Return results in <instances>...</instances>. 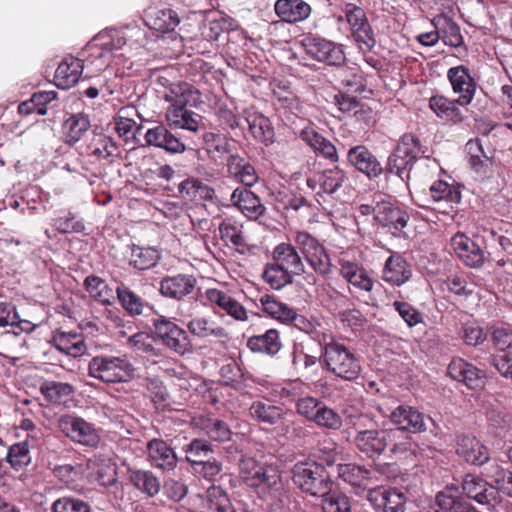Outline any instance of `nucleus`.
Listing matches in <instances>:
<instances>
[{"label":"nucleus","mask_w":512,"mask_h":512,"mask_svg":"<svg viewBox=\"0 0 512 512\" xmlns=\"http://www.w3.org/2000/svg\"><path fill=\"white\" fill-rule=\"evenodd\" d=\"M239 474L247 486L257 489L259 497L267 501L269 512H291L289 485L275 467L244 457L239 463Z\"/></svg>","instance_id":"f257e3e1"},{"label":"nucleus","mask_w":512,"mask_h":512,"mask_svg":"<svg viewBox=\"0 0 512 512\" xmlns=\"http://www.w3.org/2000/svg\"><path fill=\"white\" fill-rule=\"evenodd\" d=\"M140 34L141 29L138 26L120 30L111 29L99 33L86 46V65L94 67L92 72L105 70L114 58L123 55L118 52L127 44V41Z\"/></svg>","instance_id":"f03ea898"},{"label":"nucleus","mask_w":512,"mask_h":512,"mask_svg":"<svg viewBox=\"0 0 512 512\" xmlns=\"http://www.w3.org/2000/svg\"><path fill=\"white\" fill-rule=\"evenodd\" d=\"M134 373L132 363L123 357L98 355L88 363V375L107 384L127 383Z\"/></svg>","instance_id":"7ed1b4c3"},{"label":"nucleus","mask_w":512,"mask_h":512,"mask_svg":"<svg viewBox=\"0 0 512 512\" xmlns=\"http://www.w3.org/2000/svg\"><path fill=\"white\" fill-rule=\"evenodd\" d=\"M323 358L327 370L345 381H353L361 373L360 360L342 343H326Z\"/></svg>","instance_id":"20e7f679"},{"label":"nucleus","mask_w":512,"mask_h":512,"mask_svg":"<svg viewBox=\"0 0 512 512\" xmlns=\"http://www.w3.org/2000/svg\"><path fill=\"white\" fill-rule=\"evenodd\" d=\"M295 485L303 492L321 497L333 489V482L322 465L315 462L297 463L292 470Z\"/></svg>","instance_id":"39448f33"},{"label":"nucleus","mask_w":512,"mask_h":512,"mask_svg":"<svg viewBox=\"0 0 512 512\" xmlns=\"http://www.w3.org/2000/svg\"><path fill=\"white\" fill-rule=\"evenodd\" d=\"M420 140L412 133L404 134L394 152L389 157V170L391 173H395L401 179L404 176H408V170L417 160L420 154H424Z\"/></svg>","instance_id":"423d86ee"},{"label":"nucleus","mask_w":512,"mask_h":512,"mask_svg":"<svg viewBox=\"0 0 512 512\" xmlns=\"http://www.w3.org/2000/svg\"><path fill=\"white\" fill-rule=\"evenodd\" d=\"M342 10L344 17L339 16L338 22L345 18L349 25L351 36L359 48L364 46L366 49L372 50L376 45V39L363 8L353 3H345Z\"/></svg>","instance_id":"0eeeda50"},{"label":"nucleus","mask_w":512,"mask_h":512,"mask_svg":"<svg viewBox=\"0 0 512 512\" xmlns=\"http://www.w3.org/2000/svg\"><path fill=\"white\" fill-rule=\"evenodd\" d=\"M156 84L161 88L158 92L163 99L170 103L168 108H185L201 102L200 92L187 82H171L167 77L160 75L156 78Z\"/></svg>","instance_id":"6e6552de"},{"label":"nucleus","mask_w":512,"mask_h":512,"mask_svg":"<svg viewBox=\"0 0 512 512\" xmlns=\"http://www.w3.org/2000/svg\"><path fill=\"white\" fill-rule=\"evenodd\" d=\"M295 243L316 273L322 276L330 274L332 268L330 256L318 239L307 232L300 231L296 233Z\"/></svg>","instance_id":"1a4fd4ad"},{"label":"nucleus","mask_w":512,"mask_h":512,"mask_svg":"<svg viewBox=\"0 0 512 512\" xmlns=\"http://www.w3.org/2000/svg\"><path fill=\"white\" fill-rule=\"evenodd\" d=\"M155 335L170 350L179 355L192 352L187 332L173 321L161 316L153 321Z\"/></svg>","instance_id":"9d476101"},{"label":"nucleus","mask_w":512,"mask_h":512,"mask_svg":"<svg viewBox=\"0 0 512 512\" xmlns=\"http://www.w3.org/2000/svg\"><path fill=\"white\" fill-rule=\"evenodd\" d=\"M59 429L73 442L96 447L100 442V435L93 424L81 417L65 415L58 421Z\"/></svg>","instance_id":"9b49d317"},{"label":"nucleus","mask_w":512,"mask_h":512,"mask_svg":"<svg viewBox=\"0 0 512 512\" xmlns=\"http://www.w3.org/2000/svg\"><path fill=\"white\" fill-rule=\"evenodd\" d=\"M398 437L397 430L364 429L354 438L357 449L368 457L379 456Z\"/></svg>","instance_id":"f8f14e48"},{"label":"nucleus","mask_w":512,"mask_h":512,"mask_svg":"<svg viewBox=\"0 0 512 512\" xmlns=\"http://www.w3.org/2000/svg\"><path fill=\"white\" fill-rule=\"evenodd\" d=\"M347 180L346 173L343 169L335 166L330 169H325L321 172L314 173L306 180V185L312 191L316 192L317 202L320 203L319 198H324L325 195H333L336 193Z\"/></svg>","instance_id":"ddd939ff"},{"label":"nucleus","mask_w":512,"mask_h":512,"mask_svg":"<svg viewBox=\"0 0 512 512\" xmlns=\"http://www.w3.org/2000/svg\"><path fill=\"white\" fill-rule=\"evenodd\" d=\"M367 500L377 512H405L406 496L395 488H370Z\"/></svg>","instance_id":"4468645a"},{"label":"nucleus","mask_w":512,"mask_h":512,"mask_svg":"<svg viewBox=\"0 0 512 512\" xmlns=\"http://www.w3.org/2000/svg\"><path fill=\"white\" fill-rule=\"evenodd\" d=\"M447 78L453 92L459 95L456 99L458 105H469L477 89V83L471 76L469 69L464 65L452 67L447 71Z\"/></svg>","instance_id":"2eb2a0df"},{"label":"nucleus","mask_w":512,"mask_h":512,"mask_svg":"<svg viewBox=\"0 0 512 512\" xmlns=\"http://www.w3.org/2000/svg\"><path fill=\"white\" fill-rule=\"evenodd\" d=\"M307 54L317 61L329 65H341L345 54L340 45L319 37H309L304 41Z\"/></svg>","instance_id":"dca6fc26"},{"label":"nucleus","mask_w":512,"mask_h":512,"mask_svg":"<svg viewBox=\"0 0 512 512\" xmlns=\"http://www.w3.org/2000/svg\"><path fill=\"white\" fill-rule=\"evenodd\" d=\"M391 423L396 426L397 435L401 431L421 433L426 430L424 416L416 408L409 405H399L388 415Z\"/></svg>","instance_id":"f3484780"},{"label":"nucleus","mask_w":512,"mask_h":512,"mask_svg":"<svg viewBox=\"0 0 512 512\" xmlns=\"http://www.w3.org/2000/svg\"><path fill=\"white\" fill-rule=\"evenodd\" d=\"M448 375L470 389H479L485 385L486 374L462 358H454L447 368Z\"/></svg>","instance_id":"a211bd4d"},{"label":"nucleus","mask_w":512,"mask_h":512,"mask_svg":"<svg viewBox=\"0 0 512 512\" xmlns=\"http://www.w3.org/2000/svg\"><path fill=\"white\" fill-rule=\"evenodd\" d=\"M202 297L206 301L205 304L220 308L235 320H248V312L245 307L225 291L209 288L204 292Z\"/></svg>","instance_id":"6ab92c4d"},{"label":"nucleus","mask_w":512,"mask_h":512,"mask_svg":"<svg viewBox=\"0 0 512 512\" xmlns=\"http://www.w3.org/2000/svg\"><path fill=\"white\" fill-rule=\"evenodd\" d=\"M409 216L406 211L394 205L385 195L379 194L376 208V222L393 231L406 227Z\"/></svg>","instance_id":"aec40b11"},{"label":"nucleus","mask_w":512,"mask_h":512,"mask_svg":"<svg viewBox=\"0 0 512 512\" xmlns=\"http://www.w3.org/2000/svg\"><path fill=\"white\" fill-rule=\"evenodd\" d=\"M148 146H154L171 154H181L186 151L185 143L170 132L163 124L149 128L144 135Z\"/></svg>","instance_id":"412c9836"},{"label":"nucleus","mask_w":512,"mask_h":512,"mask_svg":"<svg viewBox=\"0 0 512 512\" xmlns=\"http://www.w3.org/2000/svg\"><path fill=\"white\" fill-rule=\"evenodd\" d=\"M231 205L237 208L244 216L256 220L266 211L260 198L248 187L239 186L235 188L230 196Z\"/></svg>","instance_id":"4be33fe9"},{"label":"nucleus","mask_w":512,"mask_h":512,"mask_svg":"<svg viewBox=\"0 0 512 512\" xmlns=\"http://www.w3.org/2000/svg\"><path fill=\"white\" fill-rule=\"evenodd\" d=\"M451 246L457 257L468 267L480 268L485 262L482 249L463 233L451 238Z\"/></svg>","instance_id":"5701e85b"},{"label":"nucleus","mask_w":512,"mask_h":512,"mask_svg":"<svg viewBox=\"0 0 512 512\" xmlns=\"http://www.w3.org/2000/svg\"><path fill=\"white\" fill-rule=\"evenodd\" d=\"M462 490L479 504L486 505L489 510L494 508L497 491L482 478L468 474L462 481Z\"/></svg>","instance_id":"b1692460"},{"label":"nucleus","mask_w":512,"mask_h":512,"mask_svg":"<svg viewBox=\"0 0 512 512\" xmlns=\"http://www.w3.org/2000/svg\"><path fill=\"white\" fill-rule=\"evenodd\" d=\"M347 160L350 165L369 178L377 177L382 173L380 162L363 145L350 148L347 153Z\"/></svg>","instance_id":"393cba45"},{"label":"nucleus","mask_w":512,"mask_h":512,"mask_svg":"<svg viewBox=\"0 0 512 512\" xmlns=\"http://www.w3.org/2000/svg\"><path fill=\"white\" fill-rule=\"evenodd\" d=\"M85 67H89L85 59L65 57L55 71V84L61 89H69L79 81Z\"/></svg>","instance_id":"a878e982"},{"label":"nucleus","mask_w":512,"mask_h":512,"mask_svg":"<svg viewBox=\"0 0 512 512\" xmlns=\"http://www.w3.org/2000/svg\"><path fill=\"white\" fill-rule=\"evenodd\" d=\"M51 341L59 352L74 358L84 355L87 351L82 333L55 331Z\"/></svg>","instance_id":"bb28decb"},{"label":"nucleus","mask_w":512,"mask_h":512,"mask_svg":"<svg viewBox=\"0 0 512 512\" xmlns=\"http://www.w3.org/2000/svg\"><path fill=\"white\" fill-rule=\"evenodd\" d=\"M196 285V280L190 275L178 274L168 276L160 282V293L167 298L180 300L189 295Z\"/></svg>","instance_id":"cd10ccee"},{"label":"nucleus","mask_w":512,"mask_h":512,"mask_svg":"<svg viewBox=\"0 0 512 512\" xmlns=\"http://www.w3.org/2000/svg\"><path fill=\"white\" fill-rule=\"evenodd\" d=\"M456 453L475 465H482L489 459L488 449L476 437L470 435L458 439Z\"/></svg>","instance_id":"c85d7f7f"},{"label":"nucleus","mask_w":512,"mask_h":512,"mask_svg":"<svg viewBox=\"0 0 512 512\" xmlns=\"http://www.w3.org/2000/svg\"><path fill=\"white\" fill-rule=\"evenodd\" d=\"M274 11L282 21L297 23L309 17L311 7L304 0H277Z\"/></svg>","instance_id":"c756f323"},{"label":"nucleus","mask_w":512,"mask_h":512,"mask_svg":"<svg viewBox=\"0 0 512 512\" xmlns=\"http://www.w3.org/2000/svg\"><path fill=\"white\" fill-rule=\"evenodd\" d=\"M244 119L252 136L261 143L273 142L274 131L270 120L253 108L245 109Z\"/></svg>","instance_id":"7c9ffc66"},{"label":"nucleus","mask_w":512,"mask_h":512,"mask_svg":"<svg viewBox=\"0 0 512 512\" xmlns=\"http://www.w3.org/2000/svg\"><path fill=\"white\" fill-rule=\"evenodd\" d=\"M273 261L292 275H301L305 267L297 249L290 243L278 244L272 252Z\"/></svg>","instance_id":"2f4dec72"},{"label":"nucleus","mask_w":512,"mask_h":512,"mask_svg":"<svg viewBox=\"0 0 512 512\" xmlns=\"http://www.w3.org/2000/svg\"><path fill=\"white\" fill-rule=\"evenodd\" d=\"M300 138L317 154L335 163L339 156L331 141L323 137L312 127H305L300 132Z\"/></svg>","instance_id":"473e14b6"},{"label":"nucleus","mask_w":512,"mask_h":512,"mask_svg":"<svg viewBox=\"0 0 512 512\" xmlns=\"http://www.w3.org/2000/svg\"><path fill=\"white\" fill-rule=\"evenodd\" d=\"M435 504L447 512H478L470 503L462 499L459 488L454 485L447 486L438 492Z\"/></svg>","instance_id":"72a5a7b5"},{"label":"nucleus","mask_w":512,"mask_h":512,"mask_svg":"<svg viewBox=\"0 0 512 512\" xmlns=\"http://www.w3.org/2000/svg\"><path fill=\"white\" fill-rule=\"evenodd\" d=\"M165 118L170 127L198 132L202 116L185 108H167Z\"/></svg>","instance_id":"f704fd0d"},{"label":"nucleus","mask_w":512,"mask_h":512,"mask_svg":"<svg viewBox=\"0 0 512 512\" xmlns=\"http://www.w3.org/2000/svg\"><path fill=\"white\" fill-rule=\"evenodd\" d=\"M227 171L231 177L243 184L244 187H252L259 180L254 166L239 155H230L228 157Z\"/></svg>","instance_id":"c9c22d12"},{"label":"nucleus","mask_w":512,"mask_h":512,"mask_svg":"<svg viewBox=\"0 0 512 512\" xmlns=\"http://www.w3.org/2000/svg\"><path fill=\"white\" fill-rule=\"evenodd\" d=\"M179 193L188 201H209L215 203L214 189L198 178H187L179 184Z\"/></svg>","instance_id":"e433bc0d"},{"label":"nucleus","mask_w":512,"mask_h":512,"mask_svg":"<svg viewBox=\"0 0 512 512\" xmlns=\"http://www.w3.org/2000/svg\"><path fill=\"white\" fill-rule=\"evenodd\" d=\"M147 450L149 458L155 466L164 470H171L176 466V454L165 441L153 439L149 441Z\"/></svg>","instance_id":"4c0bfd02"},{"label":"nucleus","mask_w":512,"mask_h":512,"mask_svg":"<svg viewBox=\"0 0 512 512\" xmlns=\"http://www.w3.org/2000/svg\"><path fill=\"white\" fill-rule=\"evenodd\" d=\"M337 473L339 478L355 488L369 489L372 471L353 463H338Z\"/></svg>","instance_id":"58836bf2"},{"label":"nucleus","mask_w":512,"mask_h":512,"mask_svg":"<svg viewBox=\"0 0 512 512\" xmlns=\"http://www.w3.org/2000/svg\"><path fill=\"white\" fill-rule=\"evenodd\" d=\"M411 274L410 266L400 255H391L386 260L383 269L384 281L400 286L409 280Z\"/></svg>","instance_id":"ea45409f"},{"label":"nucleus","mask_w":512,"mask_h":512,"mask_svg":"<svg viewBox=\"0 0 512 512\" xmlns=\"http://www.w3.org/2000/svg\"><path fill=\"white\" fill-rule=\"evenodd\" d=\"M250 416L259 423L275 425L284 417V409L268 401L256 400L249 408Z\"/></svg>","instance_id":"a19ab883"},{"label":"nucleus","mask_w":512,"mask_h":512,"mask_svg":"<svg viewBox=\"0 0 512 512\" xmlns=\"http://www.w3.org/2000/svg\"><path fill=\"white\" fill-rule=\"evenodd\" d=\"M247 347L252 352L275 355L280 351L282 343L280 341L278 331L275 329H269L263 334L254 335L248 338Z\"/></svg>","instance_id":"79ce46f5"},{"label":"nucleus","mask_w":512,"mask_h":512,"mask_svg":"<svg viewBox=\"0 0 512 512\" xmlns=\"http://www.w3.org/2000/svg\"><path fill=\"white\" fill-rule=\"evenodd\" d=\"M87 467L91 470L92 476L103 486H111L117 480L115 465L101 456H94L87 462Z\"/></svg>","instance_id":"37998d69"},{"label":"nucleus","mask_w":512,"mask_h":512,"mask_svg":"<svg viewBox=\"0 0 512 512\" xmlns=\"http://www.w3.org/2000/svg\"><path fill=\"white\" fill-rule=\"evenodd\" d=\"M259 302L266 314L282 323L288 324L296 316V311L292 307L272 295L261 296Z\"/></svg>","instance_id":"c03bdc74"},{"label":"nucleus","mask_w":512,"mask_h":512,"mask_svg":"<svg viewBox=\"0 0 512 512\" xmlns=\"http://www.w3.org/2000/svg\"><path fill=\"white\" fill-rule=\"evenodd\" d=\"M340 274L354 287L369 292L373 289V281L367 272L357 264L343 261L340 264Z\"/></svg>","instance_id":"a18cd8bd"},{"label":"nucleus","mask_w":512,"mask_h":512,"mask_svg":"<svg viewBox=\"0 0 512 512\" xmlns=\"http://www.w3.org/2000/svg\"><path fill=\"white\" fill-rule=\"evenodd\" d=\"M89 127L90 120L87 115L83 113L72 114L62 125L65 142L69 145L75 144L88 131Z\"/></svg>","instance_id":"49530a36"},{"label":"nucleus","mask_w":512,"mask_h":512,"mask_svg":"<svg viewBox=\"0 0 512 512\" xmlns=\"http://www.w3.org/2000/svg\"><path fill=\"white\" fill-rule=\"evenodd\" d=\"M186 326L192 335L202 339L210 337L222 338L226 335L225 329L222 326L206 317L192 318L187 322Z\"/></svg>","instance_id":"de8ad7c7"},{"label":"nucleus","mask_w":512,"mask_h":512,"mask_svg":"<svg viewBox=\"0 0 512 512\" xmlns=\"http://www.w3.org/2000/svg\"><path fill=\"white\" fill-rule=\"evenodd\" d=\"M180 23L177 13L171 9H162L149 13L145 17V24L161 33L173 31Z\"/></svg>","instance_id":"09e8293b"},{"label":"nucleus","mask_w":512,"mask_h":512,"mask_svg":"<svg viewBox=\"0 0 512 512\" xmlns=\"http://www.w3.org/2000/svg\"><path fill=\"white\" fill-rule=\"evenodd\" d=\"M195 424L214 441L225 442L231 438V431L228 425L220 419L200 416L195 420Z\"/></svg>","instance_id":"8fccbe9b"},{"label":"nucleus","mask_w":512,"mask_h":512,"mask_svg":"<svg viewBox=\"0 0 512 512\" xmlns=\"http://www.w3.org/2000/svg\"><path fill=\"white\" fill-rule=\"evenodd\" d=\"M39 391L49 403L60 404L74 393V387L66 382L44 380Z\"/></svg>","instance_id":"3c124183"},{"label":"nucleus","mask_w":512,"mask_h":512,"mask_svg":"<svg viewBox=\"0 0 512 512\" xmlns=\"http://www.w3.org/2000/svg\"><path fill=\"white\" fill-rule=\"evenodd\" d=\"M240 35L242 32L234 29V22L230 18L220 17L203 23L201 34L207 41H217L224 33Z\"/></svg>","instance_id":"603ef678"},{"label":"nucleus","mask_w":512,"mask_h":512,"mask_svg":"<svg viewBox=\"0 0 512 512\" xmlns=\"http://www.w3.org/2000/svg\"><path fill=\"white\" fill-rule=\"evenodd\" d=\"M84 286L90 297L101 304L109 305L114 300L113 289L98 276H87L84 280Z\"/></svg>","instance_id":"864d4df0"},{"label":"nucleus","mask_w":512,"mask_h":512,"mask_svg":"<svg viewBox=\"0 0 512 512\" xmlns=\"http://www.w3.org/2000/svg\"><path fill=\"white\" fill-rule=\"evenodd\" d=\"M262 277L264 281L275 290H279L293 282V275L280 266L276 261L265 265Z\"/></svg>","instance_id":"5fc2aeb1"},{"label":"nucleus","mask_w":512,"mask_h":512,"mask_svg":"<svg viewBox=\"0 0 512 512\" xmlns=\"http://www.w3.org/2000/svg\"><path fill=\"white\" fill-rule=\"evenodd\" d=\"M88 150L97 159H107L117 154L118 146L110 136L96 133L88 145Z\"/></svg>","instance_id":"6e6d98bb"},{"label":"nucleus","mask_w":512,"mask_h":512,"mask_svg":"<svg viewBox=\"0 0 512 512\" xmlns=\"http://www.w3.org/2000/svg\"><path fill=\"white\" fill-rule=\"evenodd\" d=\"M203 509L206 512H234L227 494L219 487L212 486L205 492Z\"/></svg>","instance_id":"4d7b16f0"},{"label":"nucleus","mask_w":512,"mask_h":512,"mask_svg":"<svg viewBox=\"0 0 512 512\" xmlns=\"http://www.w3.org/2000/svg\"><path fill=\"white\" fill-rule=\"evenodd\" d=\"M131 482L148 496L156 495L160 490V482L150 471L133 470L130 473Z\"/></svg>","instance_id":"13d9d810"},{"label":"nucleus","mask_w":512,"mask_h":512,"mask_svg":"<svg viewBox=\"0 0 512 512\" xmlns=\"http://www.w3.org/2000/svg\"><path fill=\"white\" fill-rule=\"evenodd\" d=\"M133 114H137L134 106H125L119 110L118 115L115 117V130L120 137L128 138L134 130L137 132L141 129V125L131 119Z\"/></svg>","instance_id":"bf43d9fd"},{"label":"nucleus","mask_w":512,"mask_h":512,"mask_svg":"<svg viewBox=\"0 0 512 512\" xmlns=\"http://www.w3.org/2000/svg\"><path fill=\"white\" fill-rule=\"evenodd\" d=\"M335 104L339 110L344 113H352L359 120H366V116L371 114V110L366 108L355 97L339 93L334 97Z\"/></svg>","instance_id":"052dcab7"},{"label":"nucleus","mask_w":512,"mask_h":512,"mask_svg":"<svg viewBox=\"0 0 512 512\" xmlns=\"http://www.w3.org/2000/svg\"><path fill=\"white\" fill-rule=\"evenodd\" d=\"M159 259L158 251L154 248L134 247L132 249L130 264L139 270H146L154 267Z\"/></svg>","instance_id":"680f3d73"},{"label":"nucleus","mask_w":512,"mask_h":512,"mask_svg":"<svg viewBox=\"0 0 512 512\" xmlns=\"http://www.w3.org/2000/svg\"><path fill=\"white\" fill-rule=\"evenodd\" d=\"M116 292L119 302L129 314L140 315L143 313L145 303L141 297L123 284L117 287Z\"/></svg>","instance_id":"e2e57ef3"},{"label":"nucleus","mask_w":512,"mask_h":512,"mask_svg":"<svg viewBox=\"0 0 512 512\" xmlns=\"http://www.w3.org/2000/svg\"><path fill=\"white\" fill-rule=\"evenodd\" d=\"M430 196L435 202L447 201L451 203H458L461 200L460 191L449 183L438 180L434 182L429 188Z\"/></svg>","instance_id":"0e129e2a"},{"label":"nucleus","mask_w":512,"mask_h":512,"mask_svg":"<svg viewBox=\"0 0 512 512\" xmlns=\"http://www.w3.org/2000/svg\"><path fill=\"white\" fill-rule=\"evenodd\" d=\"M219 234L224 242L230 243L237 250L243 249L246 246L241 228L229 220H224L220 223Z\"/></svg>","instance_id":"69168bd1"},{"label":"nucleus","mask_w":512,"mask_h":512,"mask_svg":"<svg viewBox=\"0 0 512 512\" xmlns=\"http://www.w3.org/2000/svg\"><path fill=\"white\" fill-rule=\"evenodd\" d=\"M186 459L193 465H199L213 452L212 446L205 440L194 439L185 449Z\"/></svg>","instance_id":"338daca9"},{"label":"nucleus","mask_w":512,"mask_h":512,"mask_svg":"<svg viewBox=\"0 0 512 512\" xmlns=\"http://www.w3.org/2000/svg\"><path fill=\"white\" fill-rule=\"evenodd\" d=\"M323 512H351L349 498L340 492H329L321 496Z\"/></svg>","instance_id":"774afa93"}]
</instances>
